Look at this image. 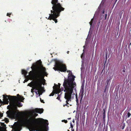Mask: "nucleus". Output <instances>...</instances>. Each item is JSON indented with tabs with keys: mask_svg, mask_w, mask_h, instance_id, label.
Instances as JSON below:
<instances>
[{
	"mask_svg": "<svg viewBox=\"0 0 131 131\" xmlns=\"http://www.w3.org/2000/svg\"><path fill=\"white\" fill-rule=\"evenodd\" d=\"M57 99H58V100H60V97L59 95V96L57 97Z\"/></svg>",
	"mask_w": 131,
	"mask_h": 131,
	"instance_id": "nucleus-18",
	"label": "nucleus"
},
{
	"mask_svg": "<svg viewBox=\"0 0 131 131\" xmlns=\"http://www.w3.org/2000/svg\"><path fill=\"white\" fill-rule=\"evenodd\" d=\"M81 57L82 58V56H81Z\"/></svg>",
	"mask_w": 131,
	"mask_h": 131,
	"instance_id": "nucleus-41",
	"label": "nucleus"
},
{
	"mask_svg": "<svg viewBox=\"0 0 131 131\" xmlns=\"http://www.w3.org/2000/svg\"><path fill=\"white\" fill-rule=\"evenodd\" d=\"M21 124L20 123H15L14 126V131H20L21 129Z\"/></svg>",
	"mask_w": 131,
	"mask_h": 131,
	"instance_id": "nucleus-7",
	"label": "nucleus"
},
{
	"mask_svg": "<svg viewBox=\"0 0 131 131\" xmlns=\"http://www.w3.org/2000/svg\"><path fill=\"white\" fill-rule=\"evenodd\" d=\"M67 72H69L70 76H69L67 80L64 81L63 85L65 90L64 91L66 92L65 93L64 98L67 100L66 101V104L63 106H67L69 104L68 102L71 101V94L72 93L73 89L76 86L75 82H74L75 77L72 75L71 72L70 71H68Z\"/></svg>",
	"mask_w": 131,
	"mask_h": 131,
	"instance_id": "nucleus-2",
	"label": "nucleus"
},
{
	"mask_svg": "<svg viewBox=\"0 0 131 131\" xmlns=\"http://www.w3.org/2000/svg\"><path fill=\"white\" fill-rule=\"evenodd\" d=\"M3 116V114H2L0 112V118H1V117H2Z\"/></svg>",
	"mask_w": 131,
	"mask_h": 131,
	"instance_id": "nucleus-17",
	"label": "nucleus"
},
{
	"mask_svg": "<svg viewBox=\"0 0 131 131\" xmlns=\"http://www.w3.org/2000/svg\"><path fill=\"white\" fill-rule=\"evenodd\" d=\"M123 71L124 72H125V71H124V70H123Z\"/></svg>",
	"mask_w": 131,
	"mask_h": 131,
	"instance_id": "nucleus-37",
	"label": "nucleus"
},
{
	"mask_svg": "<svg viewBox=\"0 0 131 131\" xmlns=\"http://www.w3.org/2000/svg\"><path fill=\"white\" fill-rule=\"evenodd\" d=\"M22 74H24L25 76H26L27 73V72L25 70H22Z\"/></svg>",
	"mask_w": 131,
	"mask_h": 131,
	"instance_id": "nucleus-11",
	"label": "nucleus"
},
{
	"mask_svg": "<svg viewBox=\"0 0 131 131\" xmlns=\"http://www.w3.org/2000/svg\"><path fill=\"white\" fill-rule=\"evenodd\" d=\"M41 102H43V103H44V102H43V101H41Z\"/></svg>",
	"mask_w": 131,
	"mask_h": 131,
	"instance_id": "nucleus-34",
	"label": "nucleus"
},
{
	"mask_svg": "<svg viewBox=\"0 0 131 131\" xmlns=\"http://www.w3.org/2000/svg\"><path fill=\"white\" fill-rule=\"evenodd\" d=\"M54 92H52L49 95V96H53L54 94Z\"/></svg>",
	"mask_w": 131,
	"mask_h": 131,
	"instance_id": "nucleus-13",
	"label": "nucleus"
},
{
	"mask_svg": "<svg viewBox=\"0 0 131 131\" xmlns=\"http://www.w3.org/2000/svg\"><path fill=\"white\" fill-rule=\"evenodd\" d=\"M123 71L124 72H125V71H124V70H123Z\"/></svg>",
	"mask_w": 131,
	"mask_h": 131,
	"instance_id": "nucleus-38",
	"label": "nucleus"
},
{
	"mask_svg": "<svg viewBox=\"0 0 131 131\" xmlns=\"http://www.w3.org/2000/svg\"><path fill=\"white\" fill-rule=\"evenodd\" d=\"M33 66L34 68H36L34 76V78L35 81L34 82H31L28 84V85L31 87H33L34 89L38 90L37 92L39 94L40 93V94H41L42 91V82L40 79L42 77L43 74L45 75L46 74V69L44 67H43L40 68L39 67H37L35 63L33 64Z\"/></svg>",
	"mask_w": 131,
	"mask_h": 131,
	"instance_id": "nucleus-1",
	"label": "nucleus"
},
{
	"mask_svg": "<svg viewBox=\"0 0 131 131\" xmlns=\"http://www.w3.org/2000/svg\"><path fill=\"white\" fill-rule=\"evenodd\" d=\"M37 127L40 131H47V127L45 124H40Z\"/></svg>",
	"mask_w": 131,
	"mask_h": 131,
	"instance_id": "nucleus-8",
	"label": "nucleus"
},
{
	"mask_svg": "<svg viewBox=\"0 0 131 131\" xmlns=\"http://www.w3.org/2000/svg\"><path fill=\"white\" fill-rule=\"evenodd\" d=\"M5 122L7 123H8L9 122V121L8 120V118H5Z\"/></svg>",
	"mask_w": 131,
	"mask_h": 131,
	"instance_id": "nucleus-14",
	"label": "nucleus"
},
{
	"mask_svg": "<svg viewBox=\"0 0 131 131\" xmlns=\"http://www.w3.org/2000/svg\"><path fill=\"white\" fill-rule=\"evenodd\" d=\"M69 51H67V53H69Z\"/></svg>",
	"mask_w": 131,
	"mask_h": 131,
	"instance_id": "nucleus-27",
	"label": "nucleus"
},
{
	"mask_svg": "<svg viewBox=\"0 0 131 131\" xmlns=\"http://www.w3.org/2000/svg\"><path fill=\"white\" fill-rule=\"evenodd\" d=\"M43 110L42 108H36L32 110L31 113L26 117L22 118L21 122L23 124H27L30 126L29 130L30 131L35 130V129L33 125L34 122L35 118L33 116V114L35 112L41 113L43 112Z\"/></svg>",
	"mask_w": 131,
	"mask_h": 131,
	"instance_id": "nucleus-4",
	"label": "nucleus"
},
{
	"mask_svg": "<svg viewBox=\"0 0 131 131\" xmlns=\"http://www.w3.org/2000/svg\"><path fill=\"white\" fill-rule=\"evenodd\" d=\"M123 71L124 72H125V71H124V70H123Z\"/></svg>",
	"mask_w": 131,
	"mask_h": 131,
	"instance_id": "nucleus-36",
	"label": "nucleus"
},
{
	"mask_svg": "<svg viewBox=\"0 0 131 131\" xmlns=\"http://www.w3.org/2000/svg\"><path fill=\"white\" fill-rule=\"evenodd\" d=\"M62 122H64L66 123H67L68 122L67 120H62Z\"/></svg>",
	"mask_w": 131,
	"mask_h": 131,
	"instance_id": "nucleus-15",
	"label": "nucleus"
},
{
	"mask_svg": "<svg viewBox=\"0 0 131 131\" xmlns=\"http://www.w3.org/2000/svg\"><path fill=\"white\" fill-rule=\"evenodd\" d=\"M72 131H74V129H72Z\"/></svg>",
	"mask_w": 131,
	"mask_h": 131,
	"instance_id": "nucleus-28",
	"label": "nucleus"
},
{
	"mask_svg": "<svg viewBox=\"0 0 131 131\" xmlns=\"http://www.w3.org/2000/svg\"><path fill=\"white\" fill-rule=\"evenodd\" d=\"M68 131H69V130H68Z\"/></svg>",
	"mask_w": 131,
	"mask_h": 131,
	"instance_id": "nucleus-40",
	"label": "nucleus"
},
{
	"mask_svg": "<svg viewBox=\"0 0 131 131\" xmlns=\"http://www.w3.org/2000/svg\"><path fill=\"white\" fill-rule=\"evenodd\" d=\"M131 44V43H130V45Z\"/></svg>",
	"mask_w": 131,
	"mask_h": 131,
	"instance_id": "nucleus-43",
	"label": "nucleus"
},
{
	"mask_svg": "<svg viewBox=\"0 0 131 131\" xmlns=\"http://www.w3.org/2000/svg\"><path fill=\"white\" fill-rule=\"evenodd\" d=\"M71 118H68V119H71Z\"/></svg>",
	"mask_w": 131,
	"mask_h": 131,
	"instance_id": "nucleus-30",
	"label": "nucleus"
},
{
	"mask_svg": "<svg viewBox=\"0 0 131 131\" xmlns=\"http://www.w3.org/2000/svg\"><path fill=\"white\" fill-rule=\"evenodd\" d=\"M41 102H43V103H44V102H43V101H41Z\"/></svg>",
	"mask_w": 131,
	"mask_h": 131,
	"instance_id": "nucleus-33",
	"label": "nucleus"
},
{
	"mask_svg": "<svg viewBox=\"0 0 131 131\" xmlns=\"http://www.w3.org/2000/svg\"><path fill=\"white\" fill-rule=\"evenodd\" d=\"M51 3L53 6L52 7V10H51V13L53 14H49L48 19H53L56 23L57 22V20L55 19L59 16L60 13L62 11H63L64 8L62 7L60 3H58V0H52Z\"/></svg>",
	"mask_w": 131,
	"mask_h": 131,
	"instance_id": "nucleus-5",
	"label": "nucleus"
},
{
	"mask_svg": "<svg viewBox=\"0 0 131 131\" xmlns=\"http://www.w3.org/2000/svg\"><path fill=\"white\" fill-rule=\"evenodd\" d=\"M1 125L2 127H0V131H6V125L3 123H1Z\"/></svg>",
	"mask_w": 131,
	"mask_h": 131,
	"instance_id": "nucleus-9",
	"label": "nucleus"
},
{
	"mask_svg": "<svg viewBox=\"0 0 131 131\" xmlns=\"http://www.w3.org/2000/svg\"><path fill=\"white\" fill-rule=\"evenodd\" d=\"M28 80H25V82H26Z\"/></svg>",
	"mask_w": 131,
	"mask_h": 131,
	"instance_id": "nucleus-22",
	"label": "nucleus"
},
{
	"mask_svg": "<svg viewBox=\"0 0 131 131\" xmlns=\"http://www.w3.org/2000/svg\"><path fill=\"white\" fill-rule=\"evenodd\" d=\"M9 14V13H8L7 14V16H8Z\"/></svg>",
	"mask_w": 131,
	"mask_h": 131,
	"instance_id": "nucleus-25",
	"label": "nucleus"
},
{
	"mask_svg": "<svg viewBox=\"0 0 131 131\" xmlns=\"http://www.w3.org/2000/svg\"><path fill=\"white\" fill-rule=\"evenodd\" d=\"M31 68L32 69V67H31Z\"/></svg>",
	"mask_w": 131,
	"mask_h": 131,
	"instance_id": "nucleus-42",
	"label": "nucleus"
},
{
	"mask_svg": "<svg viewBox=\"0 0 131 131\" xmlns=\"http://www.w3.org/2000/svg\"><path fill=\"white\" fill-rule=\"evenodd\" d=\"M55 67L53 68V69L55 70H58L61 71L65 72L66 71V67L65 65L60 63L56 62Z\"/></svg>",
	"mask_w": 131,
	"mask_h": 131,
	"instance_id": "nucleus-6",
	"label": "nucleus"
},
{
	"mask_svg": "<svg viewBox=\"0 0 131 131\" xmlns=\"http://www.w3.org/2000/svg\"><path fill=\"white\" fill-rule=\"evenodd\" d=\"M103 118H104L105 117V111H104V112L103 114Z\"/></svg>",
	"mask_w": 131,
	"mask_h": 131,
	"instance_id": "nucleus-19",
	"label": "nucleus"
},
{
	"mask_svg": "<svg viewBox=\"0 0 131 131\" xmlns=\"http://www.w3.org/2000/svg\"><path fill=\"white\" fill-rule=\"evenodd\" d=\"M77 95H76V98H77Z\"/></svg>",
	"mask_w": 131,
	"mask_h": 131,
	"instance_id": "nucleus-35",
	"label": "nucleus"
},
{
	"mask_svg": "<svg viewBox=\"0 0 131 131\" xmlns=\"http://www.w3.org/2000/svg\"><path fill=\"white\" fill-rule=\"evenodd\" d=\"M110 79L109 80L108 79V80H107V82H109V81H110Z\"/></svg>",
	"mask_w": 131,
	"mask_h": 131,
	"instance_id": "nucleus-24",
	"label": "nucleus"
},
{
	"mask_svg": "<svg viewBox=\"0 0 131 131\" xmlns=\"http://www.w3.org/2000/svg\"><path fill=\"white\" fill-rule=\"evenodd\" d=\"M104 13V11L103 12V13Z\"/></svg>",
	"mask_w": 131,
	"mask_h": 131,
	"instance_id": "nucleus-39",
	"label": "nucleus"
},
{
	"mask_svg": "<svg viewBox=\"0 0 131 131\" xmlns=\"http://www.w3.org/2000/svg\"><path fill=\"white\" fill-rule=\"evenodd\" d=\"M33 89H31V92H33V90L34 89L33 88V87H32Z\"/></svg>",
	"mask_w": 131,
	"mask_h": 131,
	"instance_id": "nucleus-21",
	"label": "nucleus"
},
{
	"mask_svg": "<svg viewBox=\"0 0 131 131\" xmlns=\"http://www.w3.org/2000/svg\"><path fill=\"white\" fill-rule=\"evenodd\" d=\"M3 101L4 104H8L9 103L8 100L10 101L9 104L12 107V109L7 111L6 114L8 117L10 118H14L16 117V112L14 110L13 108H16V106L20 107L22 106L20 103V99L16 96H11L7 95H3Z\"/></svg>",
	"mask_w": 131,
	"mask_h": 131,
	"instance_id": "nucleus-3",
	"label": "nucleus"
},
{
	"mask_svg": "<svg viewBox=\"0 0 131 131\" xmlns=\"http://www.w3.org/2000/svg\"><path fill=\"white\" fill-rule=\"evenodd\" d=\"M106 16H107V14H106V16H105V17H106Z\"/></svg>",
	"mask_w": 131,
	"mask_h": 131,
	"instance_id": "nucleus-31",
	"label": "nucleus"
},
{
	"mask_svg": "<svg viewBox=\"0 0 131 131\" xmlns=\"http://www.w3.org/2000/svg\"><path fill=\"white\" fill-rule=\"evenodd\" d=\"M72 122H73V123H74V120H73V121H72Z\"/></svg>",
	"mask_w": 131,
	"mask_h": 131,
	"instance_id": "nucleus-26",
	"label": "nucleus"
},
{
	"mask_svg": "<svg viewBox=\"0 0 131 131\" xmlns=\"http://www.w3.org/2000/svg\"><path fill=\"white\" fill-rule=\"evenodd\" d=\"M46 122H48V121H47V120H46Z\"/></svg>",
	"mask_w": 131,
	"mask_h": 131,
	"instance_id": "nucleus-32",
	"label": "nucleus"
},
{
	"mask_svg": "<svg viewBox=\"0 0 131 131\" xmlns=\"http://www.w3.org/2000/svg\"><path fill=\"white\" fill-rule=\"evenodd\" d=\"M0 103H4V101L2 102V101L1 100V99H0Z\"/></svg>",
	"mask_w": 131,
	"mask_h": 131,
	"instance_id": "nucleus-20",
	"label": "nucleus"
},
{
	"mask_svg": "<svg viewBox=\"0 0 131 131\" xmlns=\"http://www.w3.org/2000/svg\"><path fill=\"white\" fill-rule=\"evenodd\" d=\"M131 115V114L129 113H128L127 114L128 117H129Z\"/></svg>",
	"mask_w": 131,
	"mask_h": 131,
	"instance_id": "nucleus-16",
	"label": "nucleus"
},
{
	"mask_svg": "<svg viewBox=\"0 0 131 131\" xmlns=\"http://www.w3.org/2000/svg\"><path fill=\"white\" fill-rule=\"evenodd\" d=\"M53 89L56 93H59L60 92V90L58 89L57 85L54 86L53 87Z\"/></svg>",
	"mask_w": 131,
	"mask_h": 131,
	"instance_id": "nucleus-10",
	"label": "nucleus"
},
{
	"mask_svg": "<svg viewBox=\"0 0 131 131\" xmlns=\"http://www.w3.org/2000/svg\"><path fill=\"white\" fill-rule=\"evenodd\" d=\"M71 127L72 128L73 127V126L71 124Z\"/></svg>",
	"mask_w": 131,
	"mask_h": 131,
	"instance_id": "nucleus-23",
	"label": "nucleus"
},
{
	"mask_svg": "<svg viewBox=\"0 0 131 131\" xmlns=\"http://www.w3.org/2000/svg\"><path fill=\"white\" fill-rule=\"evenodd\" d=\"M36 116H37V115H38V114H36Z\"/></svg>",
	"mask_w": 131,
	"mask_h": 131,
	"instance_id": "nucleus-29",
	"label": "nucleus"
},
{
	"mask_svg": "<svg viewBox=\"0 0 131 131\" xmlns=\"http://www.w3.org/2000/svg\"><path fill=\"white\" fill-rule=\"evenodd\" d=\"M93 20H94V19H93V18H92V19L91 21L89 23L90 24V25L91 26L92 25V23H93Z\"/></svg>",
	"mask_w": 131,
	"mask_h": 131,
	"instance_id": "nucleus-12",
	"label": "nucleus"
}]
</instances>
